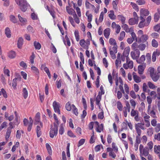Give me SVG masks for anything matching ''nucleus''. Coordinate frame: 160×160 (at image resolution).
I'll return each instance as SVG.
<instances>
[{
  "instance_id": "f257e3e1",
  "label": "nucleus",
  "mask_w": 160,
  "mask_h": 160,
  "mask_svg": "<svg viewBox=\"0 0 160 160\" xmlns=\"http://www.w3.org/2000/svg\"><path fill=\"white\" fill-rule=\"evenodd\" d=\"M17 4L20 6L21 10L23 12L26 11L27 9L28 4L25 0H15Z\"/></svg>"
},
{
  "instance_id": "f03ea898",
  "label": "nucleus",
  "mask_w": 160,
  "mask_h": 160,
  "mask_svg": "<svg viewBox=\"0 0 160 160\" xmlns=\"http://www.w3.org/2000/svg\"><path fill=\"white\" fill-rule=\"evenodd\" d=\"M123 66L125 69H132L133 67V62L129 58H126V62L123 64Z\"/></svg>"
},
{
  "instance_id": "7ed1b4c3",
  "label": "nucleus",
  "mask_w": 160,
  "mask_h": 160,
  "mask_svg": "<svg viewBox=\"0 0 160 160\" xmlns=\"http://www.w3.org/2000/svg\"><path fill=\"white\" fill-rule=\"evenodd\" d=\"M58 126L55 123H54V127H51L50 131V136L53 138L54 136H56L58 133Z\"/></svg>"
},
{
  "instance_id": "20e7f679",
  "label": "nucleus",
  "mask_w": 160,
  "mask_h": 160,
  "mask_svg": "<svg viewBox=\"0 0 160 160\" xmlns=\"http://www.w3.org/2000/svg\"><path fill=\"white\" fill-rule=\"evenodd\" d=\"M144 122L145 123V126L146 127H149L150 125V116L145 113L143 117Z\"/></svg>"
},
{
  "instance_id": "39448f33",
  "label": "nucleus",
  "mask_w": 160,
  "mask_h": 160,
  "mask_svg": "<svg viewBox=\"0 0 160 160\" xmlns=\"http://www.w3.org/2000/svg\"><path fill=\"white\" fill-rule=\"evenodd\" d=\"M34 124H39L41 127H43L42 123L40 121V113L39 112L37 113L35 118Z\"/></svg>"
},
{
  "instance_id": "423d86ee",
  "label": "nucleus",
  "mask_w": 160,
  "mask_h": 160,
  "mask_svg": "<svg viewBox=\"0 0 160 160\" xmlns=\"http://www.w3.org/2000/svg\"><path fill=\"white\" fill-rule=\"evenodd\" d=\"M53 106L56 112L58 113L59 114H60V112L59 109L60 106L59 104L56 101H54L53 103Z\"/></svg>"
},
{
  "instance_id": "0eeeda50",
  "label": "nucleus",
  "mask_w": 160,
  "mask_h": 160,
  "mask_svg": "<svg viewBox=\"0 0 160 160\" xmlns=\"http://www.w3.org/2000/svg\"><path fill=\"white\" fill-rule=\"evenodd\" d=\"M66 9L67 12L69 14L73 15L74 18L77 17L76 12L73 9L70 8L68 6H67L66 7Z\"/></svg>"
},
{
  "instance_id": "6e6552de",
  "label": "nucleus",
  "mask_w": 160,
  "mask_h": 160,
  "mask_svg": "<svg viewBox=\"0 0 160 160\" xmlns=\"http://www.w3.org/2000/svg\"><path fill=\"white\" fill-rule=\"evenodd\" d=\"M136 51L137 52L136 54L134 52L132 51L131 52V55L132 59H136L137 61L139 57L140 54V52L139 50H137V51Z\"/></svg>"
},
{
  "instance_id": "1a4fd4ad",
  "label": "nucleus",
  "mask_w": 160,
  "mask_h": 160,
  "mask_svg": "<svg viewBox=\"0 0 160 160\" xmlns=\"http://www.w3.org/2000/svg\"><path fill=\"white\" fill-rule=\"evenodd\" d=\"M160 53L159 51L157 49L156 51L153 52L152 56V62H154L156 61V57L159 56L160 55Z\"/></svg>"
},
{
  "instance_id": "9d476101",
  "label": "nucleus",
  "mask_w": 160,
  "mask_h": 160,
  "mask_svg": "<svg viewBox=\"0 0 160 160\" xmlns=\"http://www.w3.org/2000/svg\"><path fill=\"white\" fill-rule=\"evenodd\" d=\"M140 16H147L149 14V11L147 10L144 8H142L140 10Z\"/></svg>"
},
{
  "instance_id": "9b49d317",
  "label": "nucleus",
  "mask_w": 160,
  "mask_h": 160,
  "mask_svg": "<svg viewBox=\"0 0 160 160\" xmlns=\"http://www.w3.org/2000/svg\"><path fill=\"white\" fill-rule=\"evenodd\" d=\"M95 123L97 125L96 131L99 132H101L102 130L103 126L102 124H101L100 126L99 125V123L98 122H95Z\"/></svg>"
},
{
  "instance_id": "f8f14e48",
  "label": "nucleus",
  "mask_w": 160,
  "mask_h": 160,
  "mask_svg": "<svg viewBox=\"0 0 160 160\" xmlns=\"http://www.w3.org/2000/svg\"><path fill=\"white\" fill-rule=\"evenodd\" d=\"M130 51V48L129 47H126L124 49V51L123 53V55L126 58H129L128 56L129 54V52Z\"/></svg>"
},
{
  "instance_id": "ddd939ff",
  "label": "nucleus",
  "mask_w": 160,
  "mask_h": 160,
  "mask_svg": "<svg viewBox=\"0 0 160 160\" xmlns=\"http://www.w3.org/2000/svg\"><path fill=\"white\" fill-rule=\"evenodd\" d=\"M158 12L155 13L154 15V19L155 22H157L160 18V8L157 9Z\"/></svg>"
},
{
  "instance_id": "4468645a",
  "label": "nucleus",
  "mask_w": 160,
  "mask_h": 160,
  "mask_svg": "<svg viewBox=\"0 0 160 160\" xmlns=\"http://www.w3.org/2000/svg\"><path fill=\"white\" fill-rule=\"evenodd\" d=\"M122 27L126 32H130L133 31L132 28H129L128 25L126 24H124Z\"/></svg>"
},
{
  "instance_id": "2eb2a0df",
  "label": "nucleus",
  "mask_w": 160,
  "mask_h": 160,
  "mask_svg": "<svg viewBox=\"0 0 160 160\" xmlns=\"http://www.w3.org/2000/svg\"><path fill=\"white\" fill-rule=\"evenodd\" d=\"M148 39V36L146 34L142 35L140 37V41L141 42H145Z\"/></svg>"
},
{
  "instance_id": "dca6fc26",
  "label": "nucleus",
  "mask_w": 160,
  "mask_h": 160,
  "mask_svg": "<svg viewBox=\"0 0 160 160\" xmlns=\"http://www.w3.org/2000/svg\"><path fill=\"white\" fill-rule=\"evenodd\" d=\"M138 22V20H137V18H131L129 19L128 21L129 24L131 25L137 24Z\"/></svg>"
},
{
  "instance_id": "f3484780",
  "label": "nucleus",
  "mask_w": 160,
  "mask_h": 160,
  "mask_svg": "<svg viewBox=\"0 0 160 160\" xmlns=\"http://www.w3.org/2000/svg\"><path fill=\"white\" fill-rule=\"evenodd\" d=\"M110 29L109 28H107L104 30V35L107 38H108L110 34Z\"/></svg>"
},
{
  "instance_id": "a211bd4d",
  "label": "nucleus",
  "mask_w": 160,
  "mask_h": 160,
  "mask_svg": "<svg viewBox=\"0 0 160 160\" xmlns=\"http://www.w3.org/2000/svg\"><path fill=\"white\" fill-rule=\"evenodd\" d=\"M146 45H148V42H146V44L144 43H141L139 45L138 48L140 50L143 51L145 50L146 47Z\"/></svg>"
},
{
  "instance_id": "6ab92c4d",
  "label": "nucleus",
  "mask_w": 160,
  "mask_h": 160,
  "mask_svg": "<svg viewBox=\"0 0 160 160\" xmlns=\"http://www.w3.org/2000/svg\"><path fill=\"white\" fill-rule=\"evenodd\" d=\"M145 67V65H140L138 66V72L140 74H142Z\"/></svg>"
},
{
  "instance_id": "aec40b11",
  "label": "nucleus",
  "mask_w": 160,
  "mask_h": 160,
  "mask_svg": "<svg viewBox=\"0 0 160 160\" xmlns=\"http://www.w3.org/2000/svg\"><path fill=\"white\" fill-rule=\"evenodd\" d=\"M133 78L135 81L137 83H138L141 82L140 78L138 76L135 72L133 73Z\"/></svg>"
},
{
  "instance_id": "412c9836",
  "label": "nucleus",
  "mask_w": 160,
  "mask_h": 160,
  "mask_svg": "<svg viewBox=\"0 0 160 160\" xmlns=\"http://www.w3.org/2000/svg\"><path fill=\"white\" fill-rule=\"evenodd\" d=\"M149 150L148 147H145L143 149L142 153L144 155V156H147L148 155Z\"/></svg>"
},
{
  "instance_id": "4be33fe9",
  "label": "nucleus",
  "mask_w": 160,
  "mask_h": 160,
  "mask_svg": "<svg viewBox=\"0 0 160 160\" xmlns=\"http://www.w3.org/2000/svg\"><path fill=\"white\" fill-rule=\"evenodd\" d=\"M118 82H119L120 84H122L123 81L122 79L120 77L118 78V76H117L115 78V84L116 86V89H117V88L118 87Z\"/></svg>"
},
{
  "instance_id": "5701e85b",
  "label": "nucleus",
  "mask_w": 160,
  "mask_h": 160,
  "mask_svg": "<svg viewBox=\"0 0 160 160\" xmlns=\"http://www.w3.org/2000/svg\"><path fill=\"white\" fill-rule=\"evenodd\" d=\"M42 128L41 127V125L40 126L38 125L37 126L36 132L38 137H39L41 135V128Z\"/></svg>"
},
{
  "instance_id": "b1692460",
  "label": "nucleus",
  "mask_w": 160,
  "mask_h": 160,
  "mask_svg": "<svg viewBox=\"0 0 160 160\" xmlns=\"http://www.w3.org/2000/svg\"><path fill=\"white\" fill-rule=\"evenodd\" d=\"M23 44V39L21 38H20L18 42V47L19 48H21Z\"/></svg>"
},
{
  "instance_id": "393cba45",
  "label": "nucleus",
  "mask_w": 160,
  "mask_h": 160,
  "mask_svg": "<svg viewBox=\"0 0 160 160\" xmlns=\"http://www.w3.org/2000/svg\"><path fill=\"white\" fill-rule=\"evenodd\" d=\"M150 76L152 80L154 82L157 81L159 78V76L156 73L153 74Z\"/></svg>"
},
{
  "instance_id": "a878e982",
  "label": "nucleus",
  "mask_w": 160,
  "mask_h": 160,
  "mask_svg": "<svg viewBox=\"0 0 160 160\" xmlns=\"http://www.w3.org/2000/svg\"><path fill=\"white\" fill-rule=\"evenodd\" d=\"M22 95L25 99H26L28 96V91L26 88H24L22 90Z\"/></svg>"
},
{
  "instance_id": "bb28decb",
  "label": "nucleus",
  "mask_w": 160,
  "mask_h": 160,
  "mask_svg": "<svg viewBox=\"0 0 160 160\" xmlns=\"http://www.w3.org/2000/svg\"><path fill=\"white\" fill-rule=\"evenodd\" d=\"M145 60V57L144 55H142L140 57L139 60L137 59V62L138 63H141L144 62Z\"/></svg>"
},
{
  "instance_id": "cd10ccee",
  "label": "nucleus",
  "mask_w": 160,
  "mask_h": 160,
  "mask_svg": "<svg viewBox=\"0 0 160 160\" xmlns=\"http://www.w3.org/2000/svg\"><path fill=\"white\" fill-rule=\"evenodd\" d=\"M144 125V123H138L137 124H136L135 126H137L138 128H141L142 130H144L146 129V128H145Z\"/></svg>"
},
{
  "instance_id": "c85d7f7f",
  "label": "nucleus",
  "mask_w": 160,
  "mask_h": 160,
  "mask_svg": "<svg viewBox=\"0 0 160 160\" xmlns=\"http://www.w3.org/2000/svg\"><path fill=\"white\" fill-rule=\"evenodd\" d=\"M152 45L154 48H156L158 46V42L155 39H153L152 41Z\"/></svg>"
},
{
  "instance_id": "c756f323",
  "label": "nucleus",
  "mask_w": 160,
  "mask_h": 160,
  "mask_svg": "<svg viewBox=\"0 0 160 160\" xmlns=\"http://www.w3.org/2000/svg\"><path fill=\"white\" fill-rule=\"evenodd\" d=\"M150 114L151 116L153 118H157L156 115V113L154 109H152L151 111L148 112Z\"/></svg>"
},
{
  "instance_id": "7c9ffc66",
  "label": "nucleus",
  "mask_w": 160,
  "mask_h": 160,
  "mask_svg": "<svg viewBox=\"0 0 160 160\" xmlns=\"http://www.w3.org/2000/svg\"><path fill=\"white\" fill-rule=\"evenodd\" d=\"M154 151L157 154L160 153V145H155L154 147Z\"/></svg>"
},
{
  "instance_id": "2f4dec72",
  "label": "nucleus",
  "mask_w": 160,
  "mask_h": 160,
  "mask_svg": "<svg viewBox=\"0 0 160 160\" xmlns=\"http://www.w3.org/2000/svg\"><path fill=\"white\" fill-rule=\"evenodd\" d=\"M125 35V33L124 31L121 32L118 37V40L120 41H122L124 38Z\"/></svg>"
},
{
  "instance_id": "473e14b6",
  "label": "nucleus",
  "mask_w": 160,
  "mask_h": 160,
  "mask_svg": "<svg viewBox=\"0 0 160 160\" xmlns=\"http://www.w3.org/2000/svg\"><path fill=\"white\" fill-rule=\"evenodd\" d=\"M85 6L86 8L88 9H89L90 7H92V8H95V7L92 4L89 2H88L87 0L86 1Z\"/></svg>"
},
{
  "instance_id": "72a5a7b5",
  "label": "nucleus",
  "mask_w": 160,
  "mask_h": 160,
  "mask_svg": "<svg viewBox=\"0 0 160 160\" xmlns=\"http://www.w3.org/2000/svg\"><path fill=\"white\" fill-rule=\"evenodd\" d=\"M134 109H132L131 112V115L132 117L138 115L139 114L137 110H134Z\"/></svg>"
},
{
  "instance_id": "f704fd0d",
  "label": "nucleus",
  "mask_w": 160,
  "mask_h": 160,
  "mask_svg": "<svg viewBox=\"0 0 160 160\" xmlns=\"http://www.w3.org/2000/svg\"><path fill=\"white\" fill-rule=\"evenodd\" d=\"M138 44L136 42H134L132 44V46H131L132 49V50H133L136 51H137V50H138Z\"/></svg>"
},
{
  "instance_id": "c9c22d12",
  "label": "nucleus",
  "mask_w": 160,
  "mask_h": 160,
  "mask_svg": "<svg viewBox=\"0 0 160 160\" xmlns=\"http://www.w3.org/2000/svg\"><path fill=\"white\" fill-rule=\"evenodd\" d=\"M11 132V128H8L6 132V139L7 140L9 138Z\"/></svg>"
},
{
  "instance_id": "e433bc0d",
  "label": "nucleus",
  "mask_w": 160,
  "mask_h": 160,
  "mask_svg": "<svg viewBox=\"0 0 160 160\" xmlns=\"http://www.w3.org/2000/svg\"><path fill=\"white\" fill-rule=\"evenodd\" d=\"M101 96L100 94V92H99L97 96L96 99V104L98 105H99V102L101 99Z\"/></svg>"
},
{
  "instance_id": "4c0bfd02",
  "label": "nucleus",
  "mask_w": 160,
  "mask_h": 160,
  "mask_svg": "<svg viewBox=\"0 0 160 160\" xmlns=\"http://www.w3.org/2000/svg\"><path fill=\"white\" fill-rule=\"evenodd\" d=\"M108 16L112 19H114L115 18V16L114 15L113 11L111 10L110 11Z\"/></svg>"
},
{
  "instance_id": "58836bf2",
  "label": "nucleus",
  "mask_w": 160,
  "mask_h": 160,
  "mask_svg": "<svg viewBox=\"0 0 160 160\" xmlns=\"http://www.w3.org/2000/svg\"><path fill=\"white\" fill-rule=\"evenodd\" d=\"M153 130L152 128H149L147 130V133L149 136H151L153 134Z\"/></svg>"
},
{
  "instance_id": "ea45409f",
  "label": "nucleus",
  "mask_w": 160,
  "mask_h": 160,
  "mask_svg": "<svg viewBox=\"0 0 160 160\" xmlns=\"http://www.w3.org/2000/svg\"><path fill=\"white\" fill-rule=\"evenodd\" d=\"M88 14V11H87L86 12V16L88 17V22H91L92 21V16L91 14Z\"/></svg>"
},
{
  "instance_id": "a19ab883",
  "label": "nucleus",
  "mask_w": 160,
  "mask_h": 160,
  "mask_svg": "<svg viewBox=\"0 0 160 160\" xmlns=\"http://www.w3.org/2000/svg\"><path fill=\"white\" fill-rule=\"evenodd\" d=\"M8 56L10 58H14L16 57V53L13 51H11L9 53Z\"/></svg>"
},
{
  "instance_id": "79ce46f5",
  "label": "nucleus",
  "mask_w": 160,
  "mask_h": 160,
  "mask_svg": "<svg viewBox=\"0 0 160 160\" xmlns=\"http://www.w3.org/2000/svg\"><path fill=\"white\" fill-rule=\"evenodd\" d=\"M117 106L118 109L120 111H122L123 107L120 101H118L117 103Z\"/></svg>"
},
{
  "instance_id": "37998d69",
  "label": "nucleus",
  "mask_w": 160,
  "mask_h": 160,
  "mask_svg": "<svg viewBox=\"0 0 160 160\" xmlns=\"http://www.w3.org/2000/svg\"><path fill=\"white\" fill-rule=\"evenodd\" d=\"M142 89L143 91L145 92H148L150 91L149 89L148 88L146 83H144L143 84Z\"/></svg>"
},
{
  "instance_id": "c03bdc74",
  "label": "nucleus",
  "mask_w": 160,
  "mask_h": 160,
  "mask_svg": "<svg viewBox=\"0 0 160 160\" xmlns=\"http://www.w3.org/2000/svg\"><path fill=\"white\" fill-rule=\"evenodd\" d=\"M131 32V34L132 37L131 38L133 39L132 40H133L136 42H137V38L135 33L133 32V31L132 32Z\"/></svg>"
},
{
  "instance_id": "a18cd8bd",
  "label": "nucleus",
  "mask_w": 160,
  "mask_h": 160,
  "mask_svg": "<svg viewBox=\"0 0 160 160\" xmlns=\"http://www.w3.org/2000/svg\"><path fill=\"white\" fill-rule=\"evenodd\" d=\"M66 108L67 110L70 111L72 108V106L71 105L70 102H68L66 104Z\"/></svg>"
},
{
  "instance_id": "49530a36",
  "label": "nucleus",
  "mask_w": 160,
  "mask_h": 160,
  "mask_svg": "<svg viewBox=\"0 0 160 160\" xmlns=\"http://www.w3.org/2000/svg\"><path fill=\"white\" fill-rule=\"evenodd\" d=\"M18 17L20 21L22 23H25L27 22L26 18H22L20 14H18Z\"/></svg>"
},
{
  "instance_id": "de8ad7c7",
  "label": "nucleus",
  "mask_w": 160,
  "mask_h": 160,
  "mask_svg": "<svg viewBox=\"0 0 160 160\" xmlns=\"http://www.w3.org/2000/svg\"><path fill=\"white\" fill-rule=\"evenodd\" d=\"M146 58L147 63L149 64L151 62V57L150 54L149 53H148L146 54Z\"/></svg>"
},
{
  "instance_id": "09e8293b",
  "label": "nucleus",
  "mask_w": 160,
  "mask_h": 160,
  "mask_svg": "<svg viewBox=\"0 0 160 160\" xmlns=\"http://www.w3.org/2000/svg\"><path fill=\"white\" fill-rule=\"evenodd\" d=\"M34 46L36 49L39 50L41 47V45L40 43L37 42L36 41L34 42Z\"/></svg>"
},
{
  "instance_id": "8fccbe9b",
  "label": "nucleus",
  "mask_w": 160,
  "mask_h": 160,
  "mask_svg": "<svg viewBox=\"0 0 160 160\" xmlns=\"http://www.w3.org/2000/svg\"><path fill=\"white\" fill-rule=\"evenodd\" d=\"M109 43L111 45L116 46V42L115 40L113 38H110L109 40Z\"/></svg>"
},
{
  "instance_id": "3c124183",
  "label": "nucleus",
  "mask_w": 160,
  "mask_h": 160,
  "mask_svg": "<svg viewBox=\"0 0 160 160\" xmlns=\"http://www.w3.org/2000/svg\"><path fill=\"white\" fill-rule=\"evenodd\" d=\"M148 85L149 87L151 89H154L157 88V87L150 82H148Z\"/></svg>"
},
{
  "instance_id": "603ef678",
  "label": "nucleus",
  "mask_w": 160,
  "mask_h": 160,
  "mask_svg": "<svg viewBox=\"0 0 160 160\" xmlns=\"http://www.w3.org/2000/svg\"><path fill=\"white\" fill-rule=\"evenodd\" d=\"M5 34L8 38H10L11 36L10 31L8 28H7L5 29Z\"/></svg>"
},
{
  "instance_id": "864d4df0",
  "label": "nucleus",
  "mask_w": 160,
  "mask_h": 160,
  "mask_svg": "<svg viewBox=\"0 0 160 160\" xmlns=\"http://www.w3.org/2000/svg\"><path fill=\"white\" fill-rule=\"evenodd\" d=\"M46 147L49 154L51 155L52 154V151L50 145L48 143H47L46 144Z\"/></svg>"
},
{
  "instance_id": "5fc2aeb1",
  "label": "nucleus",
  "mask_w": 160,
  "mask_h": 160,
  "mask_svg": "<svg viewBox=\"0 0 160 160\" xmlns=\"http://www.w3.org/2000/svg\"><path fill=\"white\" fill-rule=\"evenodd\" d=\"M131 5L132 6V8L134 9L136 11H138L139 10V8L137 5L133 2H131Z\"/></svg>"
},
{
  "instance_id": "6e6d98bb",
  "label": "nucleus",
  "mask_w": 160,
  "mask_h": 160,
  "mask_svg": "<svg viewBox=\"0 0 160 160\" xmlns=\"http://www.w3.org/2000/svg\"><path fill=\"white\" fill-rule=\"evenodd\" d=\"M74 34L76 38V40L77 41H78L79 40V32L78 30H75L74 32Z\"/></svg>"
},
{
  "instance_id": "4d7b16f0",
  "label": "nucleus",
  "mask_w": 160,
  "mask_h": 160,
  "mask_svg": "<svg viewBox=\"0 0 160 160\" xmlns=\"http://www.w3.org/2000/svg\"><path fill=\"white\" fill-rule=\"evenodd\" d=\"M154 118L152 119L151 121V123L153 127L156 126L157 124V121L156 119Z\"/></svg>"
},
{
  "instance_id": "13d9d810",
  "label": "nucleus",
  "mask_w": 160,
  "mask_h": 160,
  "mask_svg": "<svg viewBox=\"0 0 160 160\" xmlns=\"http://www.w3.org/2000/svg\"><path fill=\"white\" fill-rule=\"evenodd\" d=\"M135 128L136 131L137 133L138 134L137 136H140L141 133V130L140 129L136 126H135Z\"/></svg>"
},
{
  "instance_id": "bf43d9fd",
  "label": "nucleus",
  "mask_w": 160,
  "mask_h": 160,
  "mask_svg": "<svg viewBox=\"0 0 160 160\" xmlns=\"http://www.w3.org/2000/svg\"><path fill=\"white\" fill-rule=\"evenodd\" d=\"M31 70L33 71V72L37 74L39 73V72L38 69L35 67L32 66L31 68Z\"/></svg>"
},
{
  "instance_id": "052dcab7",
  "label": "nucleus",
  "mask_w": 160,
  "mask_h": 160,
  "mask_svg": "<svg viewBox=\"0 0 160 160\" xmlns=\"http://www.w3.org/2000/svg\"><path fill=\"white\" fill-rule=\"evenodd\" d=\"M72 108L73 110V112L74 114L76 115L77 116L78 114V109L76 108L75 106L74 105H72Z\"/></svg>"
},
{
  "instance_id": "680f3d73",
  "label": "nucleus",
  "mask_w": 160,
  "mask_h": 160,
  "mask_svg": "<svg viewBox=\"0 0 160 160\" xmlns=\"http://www.w3.org/2000/svg\"><path fill=\"white\" fill-rule=\"evenodd\" d=\"M108 81L110 84L111 86H112L113 83V82L112 77L111 76V74H108Z\"/></svg>"
},
{
  "instance_id": "e2e57ef3",
  "label": "nucleus",
  "mask_w": 160,
  "mask_h": 160,
  "mask_svg": "<svg viewBox=\"0 0 160 160\" xmlns=\"http://www.w3.org/2000/svg\"><path fill=\"white\" fill-rule=\"evenodd\" d=\"M1 92L2 94L3 95V96L5 98H7L8 96L5 90L3 88H2L1 89Z\"/></svg>"
},
{
  "instance_id": "0e129e2a",
  "label": "nucleus",
  "mask_w": 160,
  "mask_h": 160,
  "mask_svg": "<svg viewBox=\"0 0 160 160\" xmlns=\"http://www.w3.org/2000/svg\"><path fill=\"white\" fill-rule=\"evenodd\" d=\"M35 57V54L33 53H32L31 56L30 57V61L31 63L33 64L34 62V59Z\"/></svg>"
},
{
  "instance_id": "69168bd1",
  "label": "nucleus",
  "mask_w": 160,
  "mask_h": 160,
  "mask_svg": "<svg viewBox=\"0 0 160 160\" xmlns=\"http://www.w3.org/2000/svg\"><path fill=\"white\" fill-rule=\"evenodd\" d=\"M85 140V139H82L80 140L78 142V146L79 147L82 145H83L84 143Z\"/></svg>"
},
{
  "instance_id": "338daca9",
  "label": "nucleus",
  "mask_w": 160,
  "mask_h": 160,
  "mask_svg": "<svg viewBox=\"0 0 160 160\" xmlns=\"http://www.w3.org/2000/svg\"><path fill=\"white\" fill-rule=\"evenodd\" d=\"M154 29L156 31L160 32V24H157L155 26Z\"/></svg>"
},
{
  "instance_id": "774afa93",
  "label": "nucleus",
  "mask_w": 160,
  "mask_h": 160,
  "mask_svg": "<svg viewBox=\"0 0 160 160\" xmlns=\"http://www.w3.org/2000/svg\"><path fill=\"white\" fill-rule=\"evenodd\" d=\"M155 130L156 132H158L160 131V123H158L155 126Z\"/></svg>"
}]
</instances>
